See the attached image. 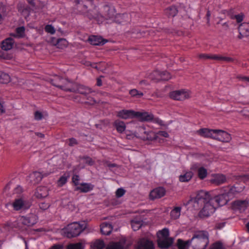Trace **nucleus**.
<instances>
[{"label": "nucleus", "instance_id": "nucleus-24", "mask_svg": "<svg viewBox=\"0 0 249 249\" xmlns=\"http://www.w3.org/2000/svg\"><path fill=\"white\" fill-rule=\"evenodd\" d=\"M226 178L225 176L221 174L216 175L212 179V181L213 183L219 185L226 182Z\"/></svg>", "mask_w": 249, "mask_h": 249}, {"label": "nucleus", "instance_id": "nucleus-26", "mask_svg": "<svg viewBox=\"0 0 249 249\" xmlns=\"http://www.w3.org/2000/svg\"><path fill=\"white\" fill-rule=\"evenodd\" d=\"M138 249H154V244L152 241L146 240L139 244Z\"/></svg>", "mask_w": 249, "mask_h": 249}, {"label": "nucleus", "instance_id": "nucleus-50", "mask_svg": "<svg viewBox=\"0 0 249 249\" xmlns=\"http://www.w3.org/2000/svg\"><path fill=\"white\" fill-rule=\"evenodd\" d=\"M210 249H224L223 245L219 242H215L213 243Z\"/></svg>", "mask_w": 249, "mask_h": 249}, {"label": "nucleus", "instance_id": "nucleus-37", "mask_svg": "<svg viewBox=\"0 0 249 249\" xmlns=\"http://www.w3.org/2000/svg\"><path fill=\"white\" fill-rule=\"evenodd\" d=\"M132 229L134 231H138L142 226V221L132 220L131 222Z\"/></svg>", "mask_w": 249, "mask_h": 249}, {"label": "nucleus", "instance_id": "nucleus-64", "mask_svg": "<svg viewBox=\"0 0 249 249\" xmlns=\"http://www.w3.org/2000/svg\"><path fill=\"white\" fill-rule=\"evenodd\" d=\"M51 249H62V247L58 245L53 246Z\"/></svg>", "mask_w": 249, "mask_h": 249}, {"label": "nucleus", "instance_id": "nucleus-63", "mask_svg": "<svg viewBox=\"0 0 249 249\" xmlns=\"http://www.w3.org/2000/svg\"><path fill=\"white\" fill-rule=\"evenodd\" d=\"M154 122L160 124V125H164V122L160 119L156 118L154 120Z\"/></svg>", "mask_w": 249, "mask_h": 249}, {"label": "nucleus", "instance_id": "nucleus-56", "mask_svg": "<svg viewBox=\"0 0 249 249\" xmlns=\"http://www.w3.org/2000/svg\"><path fill=\"white\" fill-rule=\"evenodd\" d=\"M241 180L244 182L249 181V174H246L242 175L240 176Z\"/></svg>", "mask_w": 249, "mask_h": 249}, {"label": "nucleus", "instance_id": "nucleus-48", "mask_svg": "<svg viewBox=\"0 0 249 249\" xmlns=\"http://www.w3.org/2000/svg\"><path fill=\"white\" fill-rule=\"evenodd\" d=\"M45 31L48 33L53 35L55 32L54 28L52 25H47L45 27Z\"/></svg>", "mask_w": 249, "mask_h": 249}, {"label": "nucleus", "instance_id": "nucleus-52", "mask_svg": "<svg viewBox=\"0 0 249 249\" xmlns=\"http://www.w3.org/2000/svg\"><path fill=\"white\" fill-rule=\"evenodd\" d=\"M39 206L40 209L42 210H47L50 207V205L49 203L42 202L39 203Z\"/></svg>", "mask_w": 249, "mask_h": 249}, {"label": "nucleus", "instance_id": "nucleus-9", "mask_svg": "<svg viewBox=\"0 0 249 249\" xmlns=\"http://www.w3.org/2000/svg\"><path fill=\"white\" fill-rule=\"evenodd\" d=\"M51 173V172H33L29 176V179L32 183L35 184L39 183L43 177H47Z\"/></svg>", "mask_w": 249, "mask_h": 249}, {"label": "nucleus", "instance_id": "nucleus-46", "mask_svg": "<svg viewBox=\"0 0 249 249\" xmlns=\"http://www.w3.org/2000/svg\"><path fill=\"white\" fill-rule=\"evenodd\" d=\"M67 249H83L82 244L81 243L70 244L67 246Z\"/></svg>", "mask_w": 249, "mask_h": 249}, {"label": "nucleus", "instance_id": "nucleus-5", "mask_svg": "<svg viewBox=\"0 0 249 249\" xmlns=\"http://www.w3.org/2000/svg\"><path fill=\"white\" fill-rule=\"evenodd\" d=\"M136 136L142 140H152L156 138L155 134L148 126H139L136 131Z\"/></svg>", "mask_w": 249, "mask_h": 249}, {"label": "nucleus", "instance_id": "nucleus-47", "mask_svg": "<svg viewBox=\"0 0 249 249\" xmlns=\"http://www.w3.org/2000/svg\"><path fill=\"white\" fill-rule=\"evenodd\" d=\"M71 180L72 182L75 187L78 186L80 184L79 182L80 180V177L79 176V175L76 174L73 175V176L72 177Z\"/></svg>", "mask_w": 249, "mask_h": 249}, {"label": "nucleus", "instance_id": "nucleus-28", "mask_svg": "<svg viewBox=\"0 0 249 249\" xmlns=\"http://www.w3.org/2000/svg\"><path fill=\"white\" fill-rule=\"evenodd\" d=\"M74 3L75 4V8L81 13H84L87 9V6L84 4L80 0H74Z\"/></svg>", "mask_w": 249, "mask_h": 249}, {"label": "nucleus", "instance_id": "nucleus-49", "mask_svg": "<svg viewBox=\"0 0 249 249\" xmlns=\"http://www.w3.org/2000/svg\"><path fill=\"white\" fill-rule=\"evenodd\" d=\"M125 193V190L122 188H118L116 191V196L117 198H120L123 196Z\"/></svg>", "mask_w": 249, "mask_h": 249}, {"label": "nucleus", "instance_id": "nucleus-19", "mask_svg": "<svg viewBox=\"0 0 249 249\" xmlns=\"http://www.w3.org/2000/svg\"><path fill=\"white\" fill-rule=\"evenodd\" d=\"M135 117L144 121H151L154 119V116L152 114L146 112H141L135 111Z\"/></svg>", "mask_w": 249, "mask_h": 249}, {"label": "nucleus", "instance_id": "nucleus-51", "mask_svg": "<svg viewBox=\"0 0 249 249\" xmlns=\"http://www.w3.org/2000/svg\"><path fill=\"white\" fill-rule=\"evenodd\" d=\"M163 238H169V231L168 229L164 228L159 231Z\"/></svg>", "mask_w": 249, "mask_h": 249}, {"label": "nucleus", "instance_id": "nucleus-55", "mask_svg": "<svg viewBox=\"0 0 249 249\" xmlns=\"http://www.w3.org/2000/svg\"><path fill=\"white\" fill-rule=\"evenodd\" d=\"M234 18L236 20L237 23H240L243 19V15L242 14L234 16Z\"/></svg>", "mask_w": 249, "mask_h": 249}, {"label": "nucleus", "instance_id": "nucleus-31", "mask_svg": "<svg viewBox=\"0 0 249 249\" xmlns=\"http://www.w3.org/2000/svg\"><path fill=\"white\" fill-rule=\"evenodd\" d=\"M239 32L244 33L245 36H249V23H241L238 27Z\"/></svg>", "mask_w": 249, "mask_h": 249}, {"label": "nucleus", "instance_id": "nucleus-10", "mask_svg": "<svg viewBox=\"0 0 249 249\" xmlns=\"http://www.w3.org/2000/svg\"><path fill=\"white\" fill-rule=\"evenodd\" d=\"M19 221L24 226L30 227L37 222V216L34 214L30 213L26 216H21Z\"/></svg>", "mask_w": 249, "mask_h": 249}, {"label": "nucleus", "instance_id": "nucleus-25", "mask_svg": "<svg viewBox=\"0 0 249 249\" xmlns=\"http://www.w3.org/2000/svg\"><path fill=\"white\" fill-rule=\"evenodd\" d=\"M113 125L115 127L117 131L119 133H123L125 129V123L122 121L117 120L115 121Z\"/></svg>", "mask_w": 249, "mask_h": 249}, {"label": "nucleus", "instance_id": "nucleus-1", "mask_svg": "<svg viewBox=\"0 0 249 249\" xmlns=\"http://www.w3.org/2000/svg\"><path fill=\"white\" fill-rule=\"evenodd\" d=\"M217 196L213 197L210 193L200 190L197 192L195 197H191L187 202L186 205H192L195 210H198L202 206V209L200 211L199 215L200 217H208L213 214L221 204Z\"/></svg>", "mask_w": 249, "mask_h": 249}, {"label": "nucleus", "instance_id": "nucleus-62", "mask_svg": "<svg viewBox=\"0 0 249 249\" xmlns=\"http://www.w3.org/2000/svg\"><path fill=\"white\" fill-rule=\"evenodd\" d=\"M225 225V223H218L216 224V228L218 229H221L223 228Z\"/></svg>", "mask_w": 249, "mask_h": 249}, {"label": "nucleus", "instance_id": "nucleus-43", "mask_svg": "<svg viewBox=\"0 0 249 249\" xmlns=\"http://www.w3.org/2000/svg\"><path fill=\"white\" fill-rule=\"evenodd\" d=\"M159 77H160V80H168L171 78L170 74L167 72V71H161V75L159 76Z\"/></svg>", "mask_w": 249, "mask_h": 249}, {"label": "nucleus", "instance_id": "nucleus-8", "mask_svg": "<svg viewBox=\"0 0 249 249\" xmlns=\"http://www.w3.org/2000/svg\"><path fill=\"white\" fill-rule=\"evenodd\" d=\"M170 97L175 100H184L190 97V93L185 89L172 91L169 94Z\"/></svg>", "mask_w": 249, "mask_h": 249}, {"label": "nucleus", "instance_id": "nucleus-33", "mask_svg": "<svg viewBox=\"0 0 249 249\" xmlns=\"http://www.w3.org/2000/svg\"><path fill=\"white\" fill-rule=\"evenodd\" d=\"M69 177L70 176L68 173H65L64 175L61 176L59 179L57 180V186L59 187H62L67 182L68 179L69 178Z\"/></svg>", "mask_w": 249, "mask_h": 249}, {"label": "nucleus", "instance_id": "nucleus-58", "mask_svg": "<svg viewBox=\"0 0 249 249\" xmlns=\"http://www.w3.org/2000/svg\"><path fill=\"white\" fill-rule=\"evenodd\" d=\"M157 135L165 138H168L169 137V134L165 131H159L157 132Z\"/></svg>", "mask_w": 249, "mask_h": 249}, {"label": "nucleus", "instance_id": "nucleus-59", "mask_svg": "<svg viewBox=\"0 0 249 249\" xmlns=\"http://www.w3.org/2000/svg\"><path fill=\"white\" fill-rule=\"evenodd\" d=\"M54 86H56V87H59L61 89L65 90V91H71V92H75V89H70V88H66L65 86H57V85H54Z\"/></svg>", "mask_w": 249, "mask_h": 249}, {"label": "nucleus", "instance_id": "nucleus-23", "mask_svg": "<svg viewBox=\"0 0 249 249\" xmlns=\"http://www.w3.org/2000/svg\"><path fill=\"white\" fill-rule=\"evenodd\" d=\"M197 132L201 136L213 138V136H214L215 130L209 129L207 128H201L198 130Z\"/></svg>", "mask_w": 249, "mask_h": 249}, {"label": "nucleus", "instance_id": "nucleus-16", "mask_svg": "<svg viewBox=\"0 0 249 249\" xmlns=\"http://www.w3.org/2000/svg\"><path fill=\"white\" fill-rule=\"evenodd\" d=\"M135 111L133 110L123 109L117 112V116L123 119L135 118Z\"/></svg>", "mask_w": 249, "mask_h": 249}, {"label": "nucleus", "instance_id": "nucleus-30", "mask_svg": "<svg viewBox=\"0 0 249 249\" xmlns=\"http://www.w3.org/2000/svg\"><path fill=\"white\" fill-rule=\"evenodd\" d=\"M25 28L24 26H20L16 29V33L12 36L18 38H22L25 36Z\"/></svg>", "mask_w": 249, "mask_h": 249}, {"label": "nucleus", "instance_id": "nucleus-2", "mask_svg": "<svg viewBox=\"0 0 249 249\" xmlns=\"http://www.w3.org/2000/svg\"><path fill=\"white\" fill-rule=\"evenodd\" d=\"M191 241L194 244L195 249H204L209 243L208 234L204 231H199L196 232Z\"/></svg>", "mask_w": 249, "mask_h": 249}, {"label": "nucleus", "instance_id": "nucleus-7", "mask_svg": "<svg viewBox=\"0 0 249 249\" xmlns=\"http://www.w3.org/2000/svg\"><path fill=\"white\" fill-rule=\"evenodd\" d=\"M191 170L194 172H197V176L200 179H204L207 176V170L201 166L199 163H192L191 166Z\"/></svg>", "mask_w": 249, "mask_h": 249}, {"label": "nucleus", "instance_id": "nucleus-22", "mask_svg": "<svg viewBox=\"0 0 249 249\" xmlns=\"http://www.w3.org/2000/svg\"><path fill=\"white\" fill-rule=\"evenodd\" d=\"M14 43V40L12 38H7L4 40L1 45V48L2 50L8 51L11 49Z\"/></svg>", "mask_w": 249, "mask_h": 249}, {"label": "nucleus", "instance_id": "nucleus-57", "mask_svg": "<svg viewBox=\"0 0 249 249\" xmlns=\"http://www.w3.org/2000/svg\"><path fill=\"white\" fill-rule=\"evenodd\" d=\"M69 145L70 146H73L75 145H76L78 143L77 140L75 138H73L69 139Z\"/></svg>", "mask_w": 249, "mask_h": 249}, {"label": "nucleus", "instance_id": "nucleus-36", "mask_svg": "<svg viewBox=\"0 0 249 249\" xmlns=\"http://www.w3.org/2000/svg\"><path fill=\"white\" fill-rule=\"evenodd\" d=\"M191 242V241L190 240L184 241L180 239H178V249H185L189 246V244Z\"/></svg>", "mask_w": 249, "mask_h": 249}, {"label": "nucleus", "instance_id": "nucleus-14", "mask_svg": "<svg viewBox=\"0 0 249 249\" xmlns=\"http://www.w3.org/2000/svg\"><path fill=\"white\" fill-rule=\"evenodd\" d=\"M165 190L163 187H157L152 190L149 194V198L151 200L160 198L164 196Z\"/></svg>", "mask_w": 249, "mask_h": 249}, {"label": "nucleus", "instance_id": "nucleus-20", "mask_svg": "<svg viewBox=\"0 0 249 249\" xmlns=\"http://www.w3.org/2000/svg\"><path fill=\"white\" fill-rule=\"evenodd\" d=\"M173 242L171 238H165L163 239H159L158 241V246L161 249H167L170 247Z\"/></svg>", "mask_w": 249, "mask_h": 249}, {"label": "nucleus", "instance_id": "nucleus-21", "mask_svg": "<svg viewBox=\"0 0 249 249\" xmlns=\"http://www.w3.org/2000/svg\"><path fill=\"white\" fill-rule=\"evenodd\" d=\"M113 229L111 224L104 222L100 226V230L102 234L104 235H109L111 233Z\"/></svg>", "mask_w": 249, "mask_h": 249}, {"label": "nucleus", "instance_id": "nucleus-44", "mask_svg": "<svg viewBox=\"0 0 249 249\" xmlns=\"http://www.w3.org/2000/svg\"><path fill=\"white\" fill-rule=\"evenodd\" d=\"M214 58H216V60L224 61L227 62H231L234 61V59L231 57L222 56L218 55H216V57H215Z\"/></svg>", "mask_w": 249, "mask_h": 249}, {"label": "nucleus", "instance_id": "nucleus-13", "mask_svg": "<svg viewBox=\"0 0 249 249\" xmlns=\"http://www.w3.org/2000/svg\"><path fill=\"white\" fill-rule=\"evenodd\" d=\"M249 206V201L246 200H237L232 202V206L235 210L240 213L244 212Z\"/></svg>", "mask_w": 249, "mask_h": 249}, {"label": "nucleus", "instance_id": "nucleus-60", "mask_svg": "<svg viewBox=\"0 0 249 249\" xmlns=\"http://www.w3.org/2000/svg\"><path fill=\"white\" fill-rule=\"evenodd\" d=\"M237 78L243 81H247L249 82V77L239 75L237 76Z\"/></svg>", "mask_w": 249, "mask_h": 249}, {"label": "nucleus", "instance_id": "nucleus-45", "mask_svg": "<svg viewBox=\"0 0 249 249\" xmlns=\"http://www.w3.org/2000/svg\"><path fill=\"white\" fill-rule=\"evenodd\" d=\"M81 159L83 160L84 162L89 165H92L94 163V161L89 157L83 156L81 158Z\"/></svg>", "mask_w": 249, "mask_h": 249}, {"label": "nucleus", "instance_id": "nucleus-6", "mask_svg": "<svg viewBox=\"0 0 249 249\" xmlns=\"http://www.w3.org/2000/svg\"><path fill=\"white\" fill-rule=\"evenodd\" d=\"M12 206L15 211L28 209L31 206V203L23 198H18L15 199L12 203Z\"/></svg>", "mask_w": 249, "mask_h": 249}, {"label": "nucleus", "instance_id": "nucleus-17", "mask_svg": "<svg viewBox=\"0 0 249 249\" xmlns=\"http://www.w3.org/2000/svg\"><path fill=\"white\" fill-rule=\"evenodd\" d=\"M48 195V191L46 187H38L35 193V196L37 198H42L46 197Z\"/></svg>", "mask_w": 249, "mask_h": 249}, {"label": "nucleus", "instance_id": "nucleus-40", "mask_svg": "<svg viewBox=\"0 0 249 249\" xmlns=\"http://www.w3.org/2000/svg\"><path fill=\"white\" fill-rule=\"evenodd\" d=\"M106 249H124V247L120 242H112L108 245Z\"/></svg>", "mask_w": 249, "mask_h": 249}, {"label": "nucleus", "instance_id": "nucleus-41", "mask_svg": "<svg viewBox=\"0 0 249 249\" xmlns=\"http://www.w3.org/2000/svg\"><path fill=\"white\" fill-rule=\"evenodd\" d=\"M161 71L158 70L154 71L151 74L150 78L157 81H160V77H159V76L161 75Z\"/></svg>", "mask_w": 249, "mask_h": 249}, {"label": "nucleus", "instance_id": "nucleus-34", "mask_svg": "<svg viewBox=\"0 0 249 249\" xmlns=\"http://www.w3.org/2000/svg\"><path fill=\"white\" fill-rule=\"evenodd\" d=\"M10 81V77L8 74L0 71V83L7 84Z\"/></svg>", "mask_w": 249, "mask_h": 249}, {"label": "nucleus", "instance_id": "nucleus-32", "mask_svg": "<svg viewBox=\"0 0 249 249\" xmlns=\"http://www.w3.org/2000/svg\"><path fill=\"white\" fill-rule=\"evenodd\" d=\"M181 207H176L174 208L170 213V216L172 219H177L180 215Z\"/></svg>", "mask_w": 249, "mask_h": 249}, {"label": "nucleus", "instance_id": "nucleus-15", "mask_svg": "<svg viewBox=\"0 0 249 249\" xmlns=\"http://www.w3.org/2000/svg\"><path fill=\"white\" fill-rule=\"evenodd\" d=\"M94 187V185L90 183L82 182L78 186L75 187L74 191L87 193L93 190Z\"/></svg>", "mask_w": 249, "mask_h": 249}, {"label": "nucleus", "instance_id": "nucleus-42", "mask_svg": "<svg viewBox=\"0 0 249 249\" xmlns=\"http://www.w3.org/2000/svg\"><path fill=\"white\" fill-rule=\"evenodd\" d=\"M215 57H216V55H215V54L210 55V54H205V53H201V54H199V55H198L199 58L202 59H210L216 60V58H214Z\"/></svg>", "mask_w": 249, "mask_h": 249}, {"label": "nucleus", "instance_id": "nucleus-12", "mask_svg": "<svg viewBox=\"0 0 249 249\" xmlns=\"http://www.w3.org/2000/svg\"><path fill=\"white\" fill-rule=\"evenodd\" d=\"M214 139L217 140L219 141L228 142L231 140V137L230 134L226 131L220 130H215Z\"/></svg>", "mask_w": 249, "mask_h": 249}, {"label": "nucleus", "instance_id": "nucleus-61", "mask_svg": "<svg viewBox=\"0 0 249 249\" xmlns=\"http://www.w3.org/2000/svg\"><path fill=\"white\" fill-rule=\"evenodd\" d=\"M22 190L21 187L18 186L14 189V193L19 194L22 192Z\"/></svg>", "mask_w": 249, "mask_h": 249}, {"label": "nucleus", "instance_id": "nucleus-18", "mask_svg": "<svg viewBox=\"0 0 249 249\" xmlns=\"http://www.w3.org/2000/svg\"><path fill=\"white\" fill-rule=\"evenodd\" d=\"M89 41L92 45H104L107 42L106 40L97 36H90L89 38Z\"/></svg>", "mask_w": 249, "mask_h": 249}, {"label": "nucleus", "instance_id": "nucleus-3", "mask_svg": "<svg viewBox=\"0 0 249 249\" xmlns=\"http://www.w3.org/2000/svg\"><path fill=\"white\" fill-rule=\"evenodd\" d=\"M86 224L73 222L69 224L65 229V234L68 238H72L78 236L86 229Z\"/></svg>", "mask_w": 249, "mask_h": 249}, {"label": "nucleus", "instance_id": "nucleus-11", "mask_svg": "<svg viewBox=\"0 0 249 249\" xmlns=\"http://www.w3.org/2000/svg\"><path fill=\"white\" fill-rule=\"evenodd\" d=\"M31 7L24 4H19L18 5V11L21 13V15L24 17L25 19H27L29 17L31 11H35L36 12V10L38 9L37 6H36V3H35V7L30 5Z\"/></svg>", "mask_w": 249, "mask_h": 249}, {"label": "nucleus", "instance_id": "nucleus-54", "mask_svg": "<svg viewBox=\"0 0 249 249\" xmlns=\"http://www.w3.org/2000/svg\"><path fill=\"white\" fill-rule=\"evenodd\" d=\"M43 118V115L41 112L36 111L35 113V119L36 120H40Z\"/></svg>", "mask_w": 249, "mask_h": 249}, {"label": "nucleus", "instance_id": "nucleus-27", "mask_svg": "<svg viewBox=\"0 0 249 249\" xmlns=\"http://www.w3.org/2000/svg\"><path fill=\"white\" fill-rule=\"evenodd\" d=\"M105 246V243L103 240L97 239L92 243L90 247L91 249H103Z\"/></svg>", "mask_w": 249, "mask_h": 249}, {"label": "nucleus", "instance_id": "nucleus-53", "mask_svg": "<svg viewBox=\"0 0 249 249\" xmlns=\"http://www.w3.org/2000/svg\"><path fill=\"white\" fill-rule=\"evenodd\" d=\"M61 44L64 46H66L67 45V41L64 38L58 39L57 41V45L59 47Z\"/></svg>", "mask_w": 249, "mask_h": 249}, {"label": "nucleus", "instance_id": "nucleus-39", "mask_svg": "<svg viewBox=\"0 0 249 249\" xmlns=\"http://www.w3.org/2000/svg\"><path fill=\"white\" fill-rule=\"evenodd\" d=\"M78 92L82 94L86 95L91 92V89L83 85L79 86L77 88Z\"/></svg>", "mask_w": 249, "mask_h": 249}, {"label": "nucleus", "instance_id": "nucleus-38", "mask_svg": "<svg viewBox=\"0 0 249 249\" xmlns=\"http://www.w3.org/2000/svg\"><path fill=\"white\" fill-rule=\"evenodd\" d=\"M129 93L132 97L137 98H140L143 95V92L135 89L130 90Z\"/></svg>", "mask_w": 249, "mask_h": 249}, {"label": "nucleus", "instance_id": "nucleus-35", "mask_svg": "<svg viewBox=\"0 0 249 249\" xmlns=\"http://www.w3.org/2000/svg\"><path fill=\"white\" fill-rule=\"evenodd\" d=\"M178 10L175 6H171L166 10V14L171 17H175L178 13Z\"/></svg>", "mask_w": 249, "mask_h": 249}, {"label": "nucleus", "instance_id": "nucleus-29", "mask_svg": "<svg viewBox=\"0 0 249 249\" xmlns=\"http://www.w3.org/2000/svg\"><path fill=\"white\" fill-rule=\"evenodd\" d=\"M193 173L192 171L186 172L183 175L179 177V180L181 182H188L192 178Z\"/></svg>", "mask_w": 249, "mask_h": 249}, {"label": "nucleus", "instance_id": "nucleus-4", "mask_svg": "<svg viewBox=\"0 0 249 249\" xmlns=\"http://www.w3.org/2000/svg\"><path fill=\"white\" fill-rule=\"evenodd\" d=\"M240 189L235 186H231L230 188L228 187L225 190V192L223 194L217 195L218 199L220 202L221 204L225 205L234 196L238 193L240 192Z\"/></svg>", "mask_w": 249, "mask_h": 249}]
</instances>
